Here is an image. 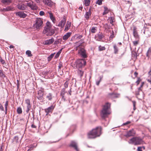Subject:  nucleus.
Here are the masks:
<instances>
[{
	"mask_svg": "<svg viewBox=\"0 0 151 151\" xmlns=\"http://www.w3.org/2000/svg\"><path fill=\"white\" fill-rule=\"evenodd\" d=\"M137 80L136 81V83H137V85H138L139 84L140 82L141 81V79L139 77L138 78Z\"/></svg>",
	"mask_w": 151,
	"mask_h": 151,
	"instance_id": "nucleus-50",
	"label": "nucleus"
},
{
	"mask_svg": "<svg viewBox=\"0 0 151 151\" xmlns=\"http://www.w3.org/2000/svg\"><path fill=\"white\" fill-rule=\"evenodd\" d=\"M44 89L41 88L37 92V97L39 100L42 99L43 98Z\"/></svg>",
	"mask_w": 151,
	"mask_h": 151,
	"instance_id": "nucleus-9",
	"label": "nucleus"
},
{
	"mask_svg": "<svg viewBox=\"0 0 151 151\" xmlns=\"http://www.w3.org/2000/svg\"><path fill=\"white\" fill-rule=\"evenodd\" d=\"M54 108L53 106H51L47 109H45V110L46 112V115H47L50 112H51Z\"/></svg>",
	"mask_w": 151,
	"mask_h": 151,
	"instance_id": "nucleus-16",
	"label": "nucleus"
},
{
	"mask_svg": "<svg viewBox=\"0 0 151 151\" xmlns=\"http://www.w3.org/2000/svg\"><path fill=\"white\" fill-rule=\"evenodd\" d=\"M43 2L46 5L51 6L53 5V2L51 0H43Z\"/></svg>",
	"mask_w": 151,
	"mask_h": 151,
	"instance_id": "nucleus-14",
	"label": "nucleus"
},
{
	"mask_svg": "<svg viewBox=\"0 0 151 151\" xmlns=\"http://www.w3.org/2000/svg\"><path fill=\"white\" fill-rule=\"evenodd\" d=\"M54 54L55 53L52 54L50 55V56L48 57L47 58H48V61H50V60L52 59L53 58V57L54 56Z\"/></svg>",
	"mask_w": 151,
	"mask_h": 151,
	"instance_id": "nucleus-39",
	"label": "nucleus"
},
{
	"mask_svg": "<svg viewBox=\"0 0 151 151\" xmlns=\"http://www.w3.org/2000/svg\"><path fill=\"white\" fill-rule=\"evenodd\" d=\"M70 146L73 147L77 151H78L77 144L75 142L73 141H72Z\"/></svg>",
	"mask_w": 151,
	"mask_h": 151,
	"instance_id": "nucleus-15",
	"label": "nucleus"
},
{
	"mask_svg": "<svg viewBox=\"0 0 151 151\" xmlns=\"http://www.w3.org/2000/svg\"><path fill=\"white\" fill-rule=\"evenodd\" d=\"M6 9V8H3V9H0V11L1 12H6L7 10Z\"/></svg>",
	"mask_w": 151,
	"mask_h": 151,
	"instance_id": "nucleus-54",
	"label": "nucleus"
},
{
	"mask_svg": "<svg viewBox=\"0 0 151 151\" xmlns=\"http://www.w3.org/2000/svg\"><path fill=\"white\" fill-rule=\"evenodd\" d=\"M130 123V122H127L126 123H125L123 124L124 125H126L127 124H129Z\"/></svg>",
	"mask_w": 151,
	"mask_h": 151,
	"instance_id": "nucleus-60",
	"label": "nucleus"
},
{
	"mask_svg": "<svg viewBox=\"0 0 151 151\" xmlns=\"http://www.w3.org/2000/svg\"><path fill=\"white\" fill-rule=\"evenodd\" d=\"M111 104L109 103H106L104 106L101 111V117L104 119L107 117L108 115L110 114L109 111L110 109Z\"/></svg>",
	"mask_w": 151,
	"mask_h": 151,
	"instance_id": "nucleus-2",
	"label": "nucleus"
},
{
	"mask_svg": "<svg viewBox=\"0 0 151 151\" xmlns=\"http://www.w3.org/2000/svg\"><path fill=\"white\" fill-rule=\"evenodd\" d=\"M66 21L65 17L64 16L61 21L58 24V26L62 28L63 27L65 24Z\"/></svg>",
	"mask_w": 151,
	"mask_h": 151,
	"instance_id": "nucleus-11",
	"label": "nucleus"
},
{
	"mask_svg": "<svg viewBox=\"0 0 151 151\" xmlns=\"http://www.w3.org/2000/svg\"><path fill=\"white\" fill-rule=\"evenodd\" d=\"M114 53L116 54L117 53L118 50V48L116 45H114Z\"/></svg>",
	"mask_w": 151,
	"mask_h": 151,
	"instance_id": "nucleus-29",
	"label": "nucleus"
},
{
	"mask_svg": "<svg viewBox=\"0 0 151 151\" xmlns=\"http://www.w3.org/2000/svg\"><path fill=\"white\" fill-rule=\"evenodd\" d=\"M62 67H63V65L62 64V63L60 62L59 63V65L58 66V68L59 69H60Z\"/></svg>",
	"mask_w": 151,
	"mask_h": 151,
	"instance_id": "nucleus-55",
	"label": "nucleus"
},
{
	"mask_svg": "<svg viewBox=\"0 0 151 151\" xmlns=\"http://www.w3.org/2000/svg\"><path fill=\"white\" fill-rule=\"evenodd\" d=\"M0 109H1L2 111H4V108L1 105V104L0 103Z\"/></svg>",
	"mask_w": 151,
	"mask_h": 151,
	"instance_id": "nucleus-58",
	"label": "nucleus"
},
{
	"mask_svg": "<svg viewBox=\"0 0 151 151\" xmlns=\"http://www.w3.org/2000/svg\"><path fill=\"white\" fill-rule=\"evenodd\" d=\"M99 51H102L105 50L106 48L104 47H102L101 46H99Z\"/></svg>",
	"mask_w": 151,
	"mask_h": 151,
	"instance_id": "nucleus-45",
	"label": "nucleus"
},
{
	"mask_svg": "<svg viewBox=\"0 0 151 151\" xmlns=\"http://www.w3.org/2000/svg\"><path fill=\"white\" fill-rule=\"evenodd\" d=\"M119 94L117 93H109L108 94V97L109 98L113 99L117 98L119 97Z\"/></svg>",
	"mask_w": 151,
	"mask_h": 151,
	"instance_id": "nucleus-10",
	"label": "nucleus"
},
{
	"mask_svg": "<svg viewBox=\"0 0 151 151\" xmlns=\"http://www.w3.org/2000/svg\"><path fill=\"white\" fill-rule=\"evenodd\" d=\"M103 0H97L96 1V4L99 5H101L102 4Z\"/></svg>",
	"mask_w": 151,
	"mask_h": 151,
	"instance_id": "nucleus-46",
	"label": "nucleus"
},
{
	"mask_svg": "<svg viewBox=\"0 0 151 151\" xmlns=\"http://www.w3.org/2000/svg\"><path fill=\"white\" fill-rule=\"evenodd\" d=\"M114 18L113 17H110L109 18L108 20L111 24H112L114 22Z\"/></svg>",
	"mask_w": 151,
	"mask_h": 151,
	"instance_id": "nucleus-32",
	"label": "nucleus"
},
{
	"mask_svg": "<svg viewBox=\"0 0 151 151\" xmlns=\"http://www.w3.org/2000/svg\"><path fill=\"white\" fill-rule=\"evenodd\" d=\"M44 14H45V13L43 11H41L40 12L39 14L41 16H42Z\"/></svg>",
	"mask_w": 151,
	"mask_h": 151,
	"instance_id": "nucleus-57",
	"label": "nucleus"
},
{
	"mask_svg": "<svg viewBox=\"0 0 151 151\" xmlns=\"http://www.w3.org/2000/svg\"><path fill=\"white\" fill-rule=\"evenodd\" d=\"M17 112L18 114H21L22 113V109L21 107H19L17 109Z\"/></svg>",
	"mask_w": 151,
	"mask_h": 151,
	"instance_id": "nucleus-40",
	"label": "nucleus"
},
{
	"mask_svg": "<svg viewBox=\"0 0 151 151\" xmlns=\"http://www.w3.org/2000/svg\"><path fill=\"white\" fill-rule=\"evenodd\" d=\"M68 80L64 84V86L65 88H67L68 87Z\"/></svg>",
	"mask_w": 151,
	"mask_h": 151,
	"instance_id": "nucleus-49",
	"label": "nucleus"
},
{
	"mask_svg": "<svg viewBox=\"0 0 151 151\" xmlns=\"http://www.w3.org/2000/svg\"><path fill=\"white\" fill-rule=\"evenodd\" d=\"M139 92H140V91H136V93H135L136 95L137 96H138V95H139Z\"/></svg>",
	"mask_w": 151,
	"mask_h": 151,
	"instance_id": "nucleus-59",
	"label": "nucleus"
},
{
	"mask_svg": "<svg viewBox=\"0 0 151 151\" xmlns=\"http://www.w3.org/2000/svg\"><path fill=\"white\" fill-rule=\"evenodd\" d=\"M54 41V39L52 38L51 39L45 41L44 42V44L45 45H49L52 43Z\"/></svg>",
	"mask_w": 151,
	"mask_h": 151,
	"instance_id": "nucleus-17",
	"label": "nucleus"
},
{
	"mask_svg": "<svg viewBox=\"0 0 151 151\" xmlns=\"http://www.w3.org/2000/svg\"><path fill=\"white\" fill-rule=\"evenodd\" d=\"M131 143L134 145H139L142 144L143 141L142 139L138 137H135L132 138L130 139Z\"/></svg>",
	"mask_w": 151,
	"mask_h": 151,
	"instance_id": "nucleus-6",
	"label": "nucleus"
},
{
	"mask_svg": "<svg viewBox=\"0 0 151 151\" xmlns=\"http://www.w3.org/2000/svg\"><path fill=\"white\" fill-rule=\"evenodd\" d=\"M43 24L42 20L40 18H36L35 23L33 24V27L34 28L37 30H39Z\"/></svg>",
	"mask_w": 151,
	"mask_h": 151,
	"instance_id": "nucleus-5",
	"label": "nucleus"
},
{
	"mask_svg": "<svg viewBox=\"0 0 151 151\" xmlns=\"http://www.w3.org/2000/svg\"><path fill=\"white\" fill-rule=\"evenodd\" d=\"M31 127L32 128H36V127L35 125L32 124L31 125Z\"/></svg>",
	"mask_w": 151,
	"mask_h": 151,
	"instance_id": "nucleus-62",
	"label": "nucleus"
},
{
	"mask_svg": "<svg viewBox=\"0 0 151 151\" xmlns=\"http://www.w3.org/2000/svg\"><path fill=\"white\" fill-rule=\"evenodd\" d=\"M86 64V62L84 59H79L76 62V66L77 69L81 68Z\"/></svg>",
	"mask_w": 151,
	"mask_h": 151,
	"instance_id": "nucleus-7",
	"label": "nucleus"
},
{
	"mask_svg": "<svg viewBox=\"0 0 151 151\" xmlns=\"http://www.w3.org/2000/svg\"><path fill=\"white\" fill-rule=\"evenodd\" d=\"M71 33V32H68L63 37V39L64 40H67L69 37Z\"/></svg>",
	"mask_w": 151,
	"mask_h": 151,
	"instance_id": "nucleus-22",
	"label": "nucleus"
},
{
	"mask_svg": "<svg viewBox=\"0 0 151 151\" xmlns=\"http://www.w3.org/2000/svg\"><path fill=\"white\" fill-rule=\"evenodd\" d=\"M46 98L49 101H51L52 99V94L51 93H49L45 94Z\"/></svg>",
	"mask_w": 151,
	"mask_h": 151,
	"instance_id": "nucleus-19",
	"label": "nucleus"
},
{
	"mask_svg": "<svg viewBox=\"0 0 151 151\" xmlns=\"http://www.w3.org/2000/svg\"><path fill=\"white\" fill-rule=\"evenodd\" d=\"M102 78H103V76H100L99 77V78H100L99 80L98 81H97L96 82V84L98 86L99 85V83L101 81Z\"/></svg>",
	"mask_w": 151,
	"mask_h": 151,
	"instance_id": "nucleus-48",
	"label": "nucleus"
},
{
	"mask_svg": "<svg viewBox=\"0 0 151 151\" xmlns=\"http://www.w3.org/2000/svg\"><path fill=\"white\" fill-rule=\"evenodd\" d=\"M137 151H142V147H138L137 149Z\"/></svg>",
	"mask_w": 151,
	"mask_h": 151,
	"instance_id": "nucleus-56",
	"label": "nucleus"
},
{
	"mask_svg": "<svg viewBox=\"0 0 151 151\" xmlns=\"http://www.w3.org/2000/svg\"><path fill=\"white\" fill-rule=\"evenodd\" d=\"M63 49V48H62L56 54L55 56V57H56V58H57L58 57L60 54L61 53V52L62 50Z\"/></svg>",
	"mask_w": 151,
	"mask_h": 151,
	"instance_id": "nucleus-36",
	"label": "nucleus"
},
{
	"mask_svg": "<svg viewBox=\"0 0 151 151\" xmlns=\"http://www.w3.org/2000/svg\"><path fill=\"white\" fill-rule=\"evenodd\" d=\"M115 37L114 35V32H113V31H112V34L110 35V38H111L112 39L114 37Z\"/></svg>",
	"mask_w": 151,
	"mask_h": 151,
	"instance_id": "nucleus-51",
	"label": "nucleus"
},
{
	"mask_svg": "<svg viewBox=\"0 0 151 151\" xmlns=\"http://www.w3.org/2000/svg\"><path fill=\"white\" fill-rule=\"evenodd\" d=\"M133 42L134 45L136 46L138 44V41H134Z\"/></svg>",
	"mask_w": 151,
	"mask_h": 151,
	"instance_id": "nucleus-53",
	"label": "nucleus"
},
{
	"mask_svg": "<svg viewBox=\"0 0 151 151\" xmlns=\"http://www.w3.org/2000/svg\"><path fill=\"white\" fill-rule=\"evenodd\" d=\"M50 19L52 20L53 22H54L55 21V19L53 17L52 14V13H50Z\"/></svg>",
	"mask_w": 151,
	"mask_h": 151,
	"instance_id": "nucleus-37",
	"label": "nucleus"
},
{
	"mask_svg": "<svg viewBox=\"0 0 151 151\" xmlns=\"http://www.w3.org/2000/svg\"><path fill=\"white\" fill-rule=\"evenodd\" d=\"M91 11L90 9L89 10L88 12H86L85 15V17L87 20L89 19L90 16H91Z\"/></svg>",
	"mask_w": 151,
	"mask_h": 151,
	"instance_id": "nucleus-21",
	"label": "nucleus"
},
{
	"mask_svg": "<svg viewBox=\"0 0 151 151\" xmlns=\"http://www.w3.org/2000/svg\"><path fill=\"white\" fill-rule=\"evenodd\" d=\"M78 69V75H79L80 77H82L83 73V71L82 70L81 68H79Z\"/></svg>",
	"mask_w": 151,
	"mask_h": 151,
	"instance_id": "nucleus-24",
	"label": "nucleus"
},
{
	"mask_svg": "<svg viewBox=\"0 0 151 151\" xmlns=\"http://www.w3.org/2000/svg\"><path fill=\"white\" fill-rule=\"evenodd\" d=\"M98 36L99 39L100 40L102 39L104 37V35L101 33L98 34Z\"/></svg>",
	"mask_w": 151,
	"mask_h": 151,
	"instance_id": "nucleus-34",
	"label": "nucleus"
},
{
	"mask_svg": "<svg viewBox=\"0 0 151 151\" xmlns=\"http://www.w3.org/2000/svg\"><path fill=\"white\" fill-rule=\"evenodd\" d=\"M64 90L63 92H62L61 93V95L62 96V99L64 101H65V98L64 96Z\"/></svg>",
	"mask_w": 151,
	"mask_h": 151,
	"instance_id": "nucleus-43",
	"label": "nucleus"
},
{
	"mask_svg": "<svg viewBox=\"0 0 151 151\" xmlns=\"http://www.w3.org/2000/svg\"><path fill=\"white\" fill-rule=\"evenodd\" d=\"M147 81H148V82L150 83L151 84V78L150 79H147Z\"/></svg>",
	"mask_w": 151,
	"mask_h": 151,
	"instance_id": "nucleus-64",
	"label": "nucleus"
},
{
	"mask_svg": "<svg viewBox=\"0 0 151 151\" xmlns=\"http://www.w3.org/2000/svg\"><path fill=\"white\" fill-rule=\"evenodd\" d=\"M151 56V47H149L146 53V56L148 58H149Z\"/></svg>",
	"mask_w": 151,
	"mask_h": 151,
	"instance_id": "nucleus-25",
	"label": "nucleus"
},
{
	"mask_svg": "<svg viewBox=\"0 0 151 151\" xmlns=\"http://www.w3.org/2000/svg\"><path fill=\"white\" fill-rule=\"evenodd\" d=\"M134 74L135 75V77H137L138 74V73L137 72H135L134 73Z\"/></svg>",
	"mask_w": 151,
	"mask_h": 151,
	"instance_id": "nucleus-61",
	"label": "nucleus"
},
{
	"mask_svg": "<svg viewBox=\"0 0 151 151\" xmlns=\"http://www.w3.org/2000/svg\"><path fill=\"white\" fill-rule=\"evenodd\" d=\"M90 3V1L89 0H85V5L86 6H88Z\"/></svg>",
	"mask_w": 151,
	"mask_h": 151,
	"instance_id": "nucleus-38",
	"label": "nucleus"
},
{
	"mask_svg": "<svg viewBox=\"0 0 151 151\" xmlns=\"http://www.w3.org/2000/svg\"><path fill=\"white\" fill-rule=\"evenodd\" d=\"M104 11L103 13V15L107 14L108 12V9L107 7H104Z\"/></svg>",
	"mask_w": 151,
	"mask_h": 151,
	"instance_id": "nucleus-31",
	"label": "nucleus"
},
{
	"mask_svg": "<svg viewBox=\"0 0 151 151\" xmlns=\"http://www.w3.org/2000/svg\"><path fill=\"white\" fill-rule=\"evenodd\" d=\"M12 0H1V2L5 4H9L11 2Z\"/></svg>",
	"mask_w": 151,
	"mask_h": 151,
	"instance_id": "nucleus-23",
	"label": "nucleus"
},
{
	"mask_svg": "<svg viewBox=\"0 0 151 151\" xmlns=\"http://www.w3.org/2000/svg\"><path fill=\"white\" fill-rule=\"evenodd\" d=\"M0 76L2 77H5V75L3 72V71L1 70H0Z\"/></svg>",
	"mask_w": 151,
	"mask_h": 151,
	"instance_id": "nucleus-47",
	"label": "nucleus"
},
{
	"mask_svg": "<svg viewBox=\"0 0 151 151\" xmlns=\"http://www.w3.org/2000/svg\"><path fill=\"white\" fill-rule=\"evenodd\" d=\"M97 27H93L91 30V32L92 33H95L97 30Z\"/></svg>",
	"mask_w": 151,
	"mask_h": 151,
	"instance_id": "nucleus-28",
	"label": "nucleus"
},
{
	"mask_svg": "<svg viewBox=\"0 0 151 151\" xmlns=\"http://www.w3.org/2000/svg\"><path fill=\"white\" fill-rule=\"evenodd\" d=\"M7 11H12L14 10V7L12 6H8L6 7V9Z\"/></svg>",
	"mask_w": 151,
	"mask_h": 151,
	"instance_id": "nucleus-27",
	"label": "nucleus"
},
{
	"mask_svg": "<svg viewBox=\"0 0 151 151\" xmlns=\"http://www.w3.org/2000/svg\"><path fill=\"white\" fill-rule=\"evenodd\" d=\"M14 46H13V45H11L9 46V48H14Z\"/></svg>",
	"mask_w": 151,
	"mask_h": 151,
	"instance_id": "nucleus-63",
	"label": "nucleus"
},
{
	"mask_svg": "<svg viewBox=\"0 0 151 151\" xmlns=\"http://www.w3.org/2000/svg\"><path fill=\"white\" fill-rule=\"evenodd\" d=\"M83 37L82 35H76L75 36V39L77 40H79L81 39Z\"/></svg>",
	"mask_w": 151,
	"mask_h": 151,
	"instance_id": "nucleus-26",
	"label": "nucleus"
},
{
	"mask_svg": "<svg viewBox=\"0 0 151 151\" xmlns=\"http://www.w3.org/2000/svg\"><path fill=\"white\" fill-rule=\"evenodd\" d=\"M18 8L21 10H24L27 8V6L26 4V3L24 4L22 3H20L19 4L17 5Z\"/></svg>",
	"mask_w": 151,
	"mask_h": 151,
	"instance_id": "nucleus-12",
	"label": "nucleus"
},
{
	"mask_svg": "<svg viewBox=\"0 0 151 151\" xmlns=\"http://www.w3.org/2000/svg\"><path fill=\"white\" fill-rule=\"evenodd\" d=\"M26 4L27 6H28L29 7L32 9L33 10H36L37 9V6L33 1H26Z\"/></svg>",
	"mask_w": 151,
	"mask_h": 151,
	"instance_id": "nucleus-8",
	"label": "nucleus"
},
{
	"mask_svg": "<svg viewBox=\"0 0 151 151\" xmlns=\"http://www.w3.org/2000/svg\"><path fill=\"white\" fill-rule=\"evenodd\" d=\"M16 14L17 16H18L21 18H24L26 16L27 14L24 13L23 12H19L16 13Z\"/></svg>",
	"mask_w": 151,
	"mask_h": 151,
	"instance_id": "nucleus-13",
	"label": "nucleus"
},
{
	"mask_svg": "<svg viewBox=\"0 0 151 151\" xmlns=\"http://www.w3.org/2000/svg\"><path fill=\"white\" fill-rule=\"evenodd\" d=\"M78 43L77 42L76 43V46L75 50L78 51V54L82 57L84 58H87V55L86 50L83 47H81L82 43H81L80 45H78Z\"/></svg>",
	"mask_w": 151,
	"mask_h": 151,
	"instance_id": "nucleus-4",
	"label": "nucleus"
},
{
	"mask_svg": "<svg viewBox=\"0 0 151 151\" xmlns=\"http://www.w3.org/2000/svg\"><path fill=\"white\" fill-rule=\"evenodd\" d=\"M0 61L5 66L6 65V63L4 60H3L1 57L0 58Z\"/></svg>",
	"mask_w": 151,
	"mask_h": 151,
	"instance_id": "nucleus-42",
	"label": "nucleus"
},
{
	"mask_svg": "<svg viewBox=\"0 0 151 151\" xmlns=\"http://www.w3.org/2000/svg\"><path fill=\"white\" fill-rule=\"evenodd\" d=\"M133 34L135 37H136L137 36V33L136 30V28L135 27H134L133 29Z\"/></svg>",
	"mask_w": 151,
	"mask_h": 151,
	"instance_id": "nucleus-30",
	"label": "nucleus"
},
{
	"mask_svg": "<svg viewBox=\"0 0 151 151\" xmlns=\"http://www.w3.org/2000/svg\"><path fill=\"white\" fill-rule=\"evenodd\" d=\"M25 103L27 105V106H30V102L29 99H27L25 100Z\"/></svg>",
	"mask_w": 151,
	"mask_h": 151,
	"instance_id": "nucleus-44",
	"label": "nucleus"
},
{
	"mask_svg": "<svg viewBox=\"0 0 151 151\" xmlns=\"http://www.w3.org/2000/svg\"><path fill=\"white\" fill-rule=\"evenodd\" d=\"M132 103L134 106V110H135L136 109L135 106L136 102L135 101H133Z\"/></svg>",
	"mask_w": 151,
	"mask_h": 151,
	"instance_id": "nucleus-52",
	"label": "nucleus"
},
{
	"mask_svg": "<svg viewBox=\"0 0 151 151\" xmlns=\"http://www.w3.org/2000/svg\"><path fill=\"white\" fill-rule=\"evenodd\" d=\"M46 26L44 27L43 33L44 34H46L47 36H51L55 33L54 29L52 28L51 24L49 22L46 23Z\"/></svg>",
	"mask_w": 151,
	"mask_h": 151,
	"instance_id": "nucleus-3",
	"label": "nucleus"
},
{
	"mask_svg": "<svg viewBox=\"0 0 151 151\" xmlns=\"http://www.w3.org/2000/svg\"><path fill=\"white\" fill-rule=\"evenodd\" d=\"M71 25V22L68 21L65 26V31H68L70 28Z\"/></svg>",
	"mask_w": 151,
	"mask_h": 151,
	"instance_id": "nucleus-20",
	"label": "nucleus"
},
{
	"mask_svg": "<svg viewBox=\"0 0 151 151\" xmlns=\"http://www.w3.org/2000/svg\"><path fill=\"white\" fill-rule=\"evenodd\" d=\"M135 134V132L133 129L128 131L127 132V136L128 137L134 136Z\"/></svg>",
	"mask_w": 151,
	"mask_h": 151,
	"instance_id": "nucleus-18",
	"label": "nucleus"
},
{
	"mask_svg": "<svg viewBox=\"0 0 151 151\" xmlns=\"http://www.w3.org/2000/svg\"><path fill=\"white\" fill-rule=\"evenodd\" d=\"M31 108V105L30 106H27V109L26 110V112L27 113H29V111L30 110Z\"/></svg>",
	"mask_w": 151,
	"mask_h": 151,
	"instance_id": "nucleus-41",
	"label": "nucleus"
},
{
	"mask_svg": "<svg viewBox=\"0 0 151 151\" xmlns=\"http://www.w3.org/2000/svg\"><path fill=\"white\" fill-rule=\"evenodd\" d=\"M101 127H97L88 133V137L89 138L92 139L99 137L101 134Z\"/></svg>",
	"mask_w": 151,
	"mask_h": 151,
	"instance_id": "nucleus-1",
	"label": "nucleus"
},
{
	"mask_svg": "<svg viewBox=\"0 0 151 151\" xmlns=\"http://www.w3.org/2000/svg\"><path fill=\"white\" fill-rule=\"evenodd\" d=\"M8 101H6L5 104V114H7V106H8Z\"/></svg>",
	"mask_w": 151,
	"mask_h": 151,
	"instance_id": "nucleus-33",
	"label": "nucleus"
},
{
	"mask_svg": "<svg viewBox=\"0 0 151 151\" xmlns=\"http://www.w3.org/2000/svg\"><path fill=\"white\" fill-rule=\"evenodd\" d=\"M26 53L28 57H31L32 56V55L31 54V52L30 50H28L26 52Z\"/></svg>",
	"mask_w": 151,
	"mask_h": 151,
	"instance_id": "nucleus-35",
	"label": "nucleus"
}]
</instances>
